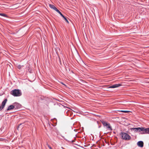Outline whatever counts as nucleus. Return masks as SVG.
Masks as SVG:
<instances>
[{
    "label": "nucleus",
    "instance_id": "nucleus-1",
    "mask_svg": "<svg viewBox=\"0 0 149 149\" xmlns=\"http://www.w3.org/2000/svg\"><path fill=\"white\" fill-rule=\"evenodd\" d=\"M10 94L14 97H19L22 95L21 91L19 89H14L10 92Z\"/></svg>",
    "mask_w": 149,
    "mask_h": 149
},
{
    "label": "nucleus",
    "instance_id": "nucleus-2",
    "mask_svg": "<svg viewBox=\"0 0 149 149\" xmlns=\"http://www.w3.org/2000/svg\"><path fill=\"white\" fill-rule=\"evenodd\" d=\"M101 122L103 126L106 127L108 130L110 131L112 130V127L109 123L103 120H101Z\"/></svg>",
    "mask_w": 149,
    "mask_h": 149
},
{
    "label": "nucleus",
    "instance_id": "nucleus-3",
    "mask_svg": "<svg viewBox=\"0 0 149 149\" xmlns=\"http://www.w3.org/2000/svg\"><path fill=\"white\" fill-rule=\"evenodd\" d=\"M120 135L121 136L123 139L126 140H129L131 138V137L130 135L125 132H121L120 134Z\"/></svg>",
    "mask_w": 149,
    "mask_h": 149
},
{
    "label": "nucleus",
    "instance_id": "nucleus-4",
    "mask_svg": "<svg viewBox=\"0 0 149 149\" xmlns=\"http://www.w3.org/2000/svg\"><path fill=\"white\" fill-rule=\"evenodd\" d=\"M58 101L59 102L56 101V108L60 107L61 108H64L65 109L67 108V107L63 105V104L64 103V102L62 100H59L56 99V101Z\"/></svg>",
    "mask_w": 149,
    "mask_h": 149
},
{
    "label": "nucleus",
    "instance_id": "nucleus-5",
    "mask_svg": "<svg viewBox=\"0 0 149 149\" xmlns=\"http://www.w3.org/2000/svg\"><path fill=\"white\" fill-rule=\"evenodd\" d=\"M144 127H133L131 128L130 130H131L134 131V132H143Z\"/></svg>",
    "mask_w": 149,
    "mask_h": 149
},
{
    "label": "nucleus",
    "instance_id": "nucleus-6",
    "mask_svg": "<svg viewBox=\"0 0 149 149\" xmlns=\"http://www.w3.org/2000/svg\"><path fill=\"white\" fill-rule=\"evenodd\" d=\"M7 101V98H5L4 100L2 102L1 105L0 106V111L3 109L5 107Z\"/></svg>",
    "mask_w": 149,
    "mask_h": 149
},
{
    "label": "nucleus",
    "instance_id": "nucleus-7",
    "mask_svg": "<svg viewBox=\"0 0 149 149\" xmlns=\"http://www.w3.org/2000/svg\"><path fill=\"white\" fill-rule=\"evenodd\" d=\"M13 104L14 106V109L15 110L20 109L22 107V105L17 102H14Z\"/></svg>",
    "mask_w": 149,
    "mask_h": 149
},
{
    "label": "nucleus",
    "instance_id": "nucleus-8",
    "mask_svg": "<svg viewBox=\"0 0 149 149\" xmlns=\"http://www.w3.org/2000/svg\"><path fill=\"white\" fill-rule=\"evenodd\" d=\"M63 113L61 114L58 113L57 114V117L58 122L59 123L61 122L63 120Z\"/></svg>",
    "mask_w": 149,
    "mask_h": 149
},
{
    "label": "nucleus",
    "instance_id": "nucleus-9",
    "mask_svg": "<svg viewBox=\"0 0 149 149\" xmlns=\"http://www.w3.org/2000/svg\"><path fill=\"white\" fill-rule=\"evenodd\" d=\"M122 85L120 84H116L111 86L107 88H115L121 86Z\"/></svg>",
    "mask_w": 149,
    "mask_h": 149
},
{
    "label": "nucleus",
    "instance_id": "nucleus-10",
    "mask_svg": "<svg viewBox=\"0 0 149 149\" xmlns=\"http://www.w3.org/2000/svg\"><path fill=\"white\" fill-rule=\"evenodd\" d=\"M14 109V106L13 103L10 105L7 109L5 110V111L7 112L8 111H10Z\"/></svg>",
    "mask_w": 149,
    "mask_h": 149
},
{
    "label": "nucleus",
    "instance_id": "nucleus-11",
    "mask_svg": "<svg viewBox=\"0 0 149 149\" xmlns=\"http://www.w3.org/2000/svg\"><path fill=\"white\" fill-rule=\"evenodd\" d=\"M140 134H149V127L146 128L144 127L143 132H141Z\"/></svg>",
    "mask_w": 149,
    "mask_h": 149
},
{
    "label": "nucleus",
    "instance_id": "nucleus-12",
    "mask_svg": "<svg viewBox=\"0 0 149 149\" xmlns=\"http://www.w3.org/2000/svg\"><path fill=\"white\" fill-rule=\"evenodd\" d=\"M143 142L142 141H138L137 143V145L139 147L142 148L143 146Z\"/></svg>",
    "mask_w": 149,
    "mask_h": 149
},
{
    "label": "nucleus",
    "instance_id": "nucleus-13",
    "mask_svg": "<svg viewBox=\"0 0 149 149\" xmlns=\"http://www.w3.org/2000/svg\"><path fill=\"white\" fill-rule=\"evenodd\" d=\"M49 5L50 8L54 9L55 11H56V7L53 4H49Z\"/></svg>",
    "mask_w": 149,
    "mask_h": 149
},
{
    "label": "nucleus",
    "instance_id": "nucleus-14",
    "mask_svg": "<svg viewBox=\"0 0 149 149\" xmlns=\"http://www.w3.org/2000/svg\"><path fill=\"white\" fill-rule=\"evenodd\" d=\"M56 134H57V135H61L65 140H66V141H68L67 140V139H66L65 137L62 136V135L60 133V132H59L58 131V130H56Z\"/></svg>",
    "mask_w": 149,
    "mask_h": 149
},
{
    "label": "nucleus",
    "instance_id": "nucleus-15",
    "mask_svg": "<svg viewBox=\"0 0 149 149\" xmlns=\"http://www.w3.org/2000/svg\"><path fill=\"white\" fill-rule=\"evenodd\" d=\"M56 12L58 13L61 17H63L64 15L62 14L61 12L58 9L56 8Z\"/></svg>",
    "mask_w": 149,
    "mask_h": 149
},
{
    "label": "nucleus",
    "instance_id": "nucleus-16",
    "mask_svg": "<svg viewBox=\"0 0 149 149\" xmlns=\"http://www.w3.org/2000/svg\"><path fill=\"white\" fill-rule=\"evenodd\" d=\"M0 15L6 17H8L7 15L3 13H0Z\"/></svg>",
    "mask_w": 149,
    "mask_h": 149
},
{
    "label": "nucleus",
    "instance_id": "nucleus-17",
    "mask_svg": "<svg viewBox=\"0 0 149 149\" xmlns=\"http://www.w3.org/2000/svg\"><path fill=\"white\" fill-rule=\"evenodd\" d=\"M62 17L65 20V21L66 22H67L68 23H69V22L68 21V20L67 18L65 17L64 15Z\"/></svg>",
    "mask_w": 149,
    "mask_h": 149
},
{
    "label": "nucleus",
    "instance_id": "nucleus-18",
    "mask_svg": "<svg viewBox=\"0 0 149 149\" xmlns=\"http://www.w3.org/2000/svg\"><path fill=\"white\" fill-rule=\"evenodd\" d=\"M57 81L58 82H60V83H61V84L64 85L65 86H66V85L65 84H64V83L63 82H59L58 80H57V79H56V85H59V84H58V82H57Z\"/></svg>",
    "mask_w": 149,
    "mask_h": 149
},
{
    "label": "nucleus",
    "instance_id": "nucleus-19",
    "mask_svg": "<svg viewBox=\"0 0 149 149\" xmlns=\"http://www.w3.org/2000/svg\"><path fill=\"white\" fill-rule=\"evenodd\" d=\"M119 111L125 113H128L130 112V111L127 110H121Z\"/></svg>",
    "mask_w": 149,
    "mask_h": 149
},
{
    "label": "nucleus",
    "instance_id": "nucleus-20",
    "mask_svg": "<svg viewBox=\"0 0 149 149\" xmlns=\"http://www.w3.org/2000/svg\"><path fill=\"white\" fill-rule=\"evenodd\" d=\"M7 140L4 138H0V141H4Z\"/></svg>",
    "mask_w": 149,
    "mask_h": 149
},
{
    "label": "nucleus",
    "instance_id": "nucleus-21",
    "mask_svg": "<svg viewBox=\"0 0 149 149\" xmlns=\"http://www.w3.org/2000/svg\"><path fill=\"white\" fill-rule=\"evenodd\" d=\"M56 100V98H50L49 100V101L51 102H53V100Z\"/></svg>",
    "mask_w": 149,
    "mask_h": 149
},
{
    "label": "nucleus",
    "instance_id": "nucleus-22",
    "mask_svg": "<svg viewBox=\"0 0 149 149\" xmlns=\"http://www.w3.org/2000/svg\"><path fill=\"white\" fill-rule=\"evenodd\" d=\"M21 65H18V68L19 69L21 70Z\"/></svg>",
    "mask_w": 149,
    "mask_h": 149
},
{
    "label": "nucleus",
    "instance_id": "nucleus-23",
    "mask_svg": "<svg viewBox=\"0 0 149 149\" xmlns=\"http://www.w3.org/2000/svg\"><path fill=\"white\" fill-rule=\"evenodd\" d=\"M48 146L49 148V149H52L51 147L49 145H48Z\"/></svg>",
    "mask_w": 149,
    "mask_h": 149
},
{
    "label": "nucleus",
    "instance_id": "nucleus-24",
    "mask_svg": "<svg viewBox=\"0 0 149 149\" xmlns=\"http://www.w3.org/2000/svg\"><path fill=\"white\" fill-rule=\"evenodd\" d=\"M28 70H29V71L30 73H31V70H31V69H30V68H29Z\"/></svg>",
    "mask_w": 149,
    "mask_h": 149
},
{
    "label": "nucleus",
    "instance_id": "nucleus-25",
    "mask_svg": "<svg viewBox=\"0 0 149 149\" xmlns=\"http://www.w3.org/2000/svg\"><path fill=\"white\" fill-rule=\"evenodd\" d=\"M74 141H75L74 140H72L71 141H72V143H73V142H74Z\"/></svg>",
    "mask_w": 149,
    "mask_h": 149
},
{
    "label": "nucleus",
    "instance_id": "nucleus-26",
    "mask_svg": "<svg viewBox=\"0 0 149 149\" xmlns=\"http://www.w3.org/2000/svg\"><path fill=\"white\" fill-rule=\"evenodd\" d=\"M101 126V125H99V126H98V128H100Z\"/></svg>",
    "mask_w": 149,
    "mask_h": 149
},
{
    "label": "nucleus",
    "instance_id": "nucleus-27",
    "mask_svg": "<svg viewBox=\"0 0 149 149\" xmlns=\"http://www.w3.org/2000/svg\"><path fill=\"white\" fill-rule=\"evenodd\" d=\"M52 125L53 126H56V125L55 124H52Z\"/></svg>",
    "mask_w": 149,
    "mask_h": 149
},
{
    "label": "nucleus",
    "instance_id": "nucleus-28",
    "mask_svg": "<svg viewBox=\"0 0 149 149\" xmlns=\"http://www.w3.org/2000/svg\"><path fill=\"white\" fill-rule=\"evenodd\" d=\"M54 49L56 51V48H54Z\"/></svg>",
    "mask_w": 149,
    "mask_h": 149
},
{
    "label": "nucleus",
    "instance_id": "nucleus-29",
    "mask_svg": "<svg viewBox=\"0 0 149 149\" xmlns=\"http://www.w3.org/2000/svg\"><path fill=\"white\" fill-rule=\"evenodd\" d=\"M56 124H57V119H56Z\"/></svg>",
    "mask_w": 149,
    "mask_h": 149
},
{
    "label": "nucleus",
    "instance_id": "nucleus-30",
    "mask_svg": "<svg viewBox=\"0 0 149 149\" xmlns=\"http://www.w3.org/2000/svg\"><path fill=\"white\" fill-rule=\"evenodd\" d=\"M56 50L57 49H59L58 48H57V47L56 48Z\"/></svg>",
    "mask_w": 149,
    "mask_h": 149
},
{
    "label": "nucleus",
    "instance_id": "nucleus-31",
    "mask_svg": "<svg viewBox=\"0 0 149 149\" xmlns=\"http://www.w3.org/2000/svg\"><path fill=\"white\" fill-rule=\"evenodd\" d=\"M73 117H72V118H71V119H73Z\"/></svg>",
    "mask_w": 149,
    "mask_h": 149
},
{
    "label": "nucleus",
    "instance_id": "nucleus-32",
    "mask_svg": "<svg viewBox=\"0 0 149 149\" xmlns=\"http://www.w3.org/2000/svg\"><path fill=\"white\" fill-rule=\"evenodd\" d=\"M76 129H74V131H76Z\"/></svg>",
    "mask_w": 149,
    "mask_h": 149
},
{
    "label": "nucleus",
    "instance_id": "nucleus-33",
    "mask_svg": "<svg viewBox=\"0 0 149 149\" xmlns=\"http://www.w3.org/2000/svg\"><path fill=\"white\" fill-rule=\"evenodd\" d=\"M54 27L55 28H56V26H55V25H54Z\"/></svg>",
    "mask_w": 149,
    "mask_h": 149
},
{
    "label": "nucleus",
    "instance_id": "nucleus-34",
    "mask_svg": "<svg viewBox=\"0 0 149 149\" xmlns=\"http://www.w3.org/2000/svg\"><path fill=\"white\" fill-rule=\"evenodd\" d=\"M54 44L55 45H56V44L55 43H54Z\"/></svg>",
    "mask_w": 149,
    "mask_h": 149
},
{
    "label": "nucleus",
    "instance_id": "nucleus-35",
    "mask_svg": "<svg viewBox=\"0 0 149 149\" xmlns=\"http://www.w3.org/2000/svg\"><path fill=\"white\" fill-rule=\"evenodd\" d=\"M54 119H56V118H54Z\"/></svg>",
    "mask_w": 149,
    "mask_h": 149
},
{
    "label": "nucleus",
    "instance_id": "nucleus-36",
    "mask_svg": "<svg viewBox=\"0 0 149 149\" xmlns=\"http://www.w3.org/2000/svg\"><path fill=\"white\" fill-rule=\"evenodd\" d=\"M91 135L92 136H93V134H91Z\"/></svg>",
    "mask_w": 149,
    "mask_h": 149
},
{
    "label": "nucleus",
    "instance_id": "nucleus-37",
    "mask_svg": "<svg viewBox=\"0 0 149 149\" xmlns=\"http://www.w3.org/2000/svg\"><path fill=\"white\" fill-rule=\"evenodd\" d=\"M56 54H57V55H58V54H57V52H56Z\"/></svg>",
    "mask_w": 149,
    "mask_h": 149
},
{
    "label": "nucleus",
    "instance_id": "nucleus-38",
    "mask_svg": "<svg viewBox=\"0 0 149 149\" xmlns=\"http://www.w3.org/2000/svg\"><path fill=\"white\" fill-rule=\"evenodd\" d=\"M55 104H54V105H55Z\"/></svg>",
    "mask_w": 149,
    "mask_h": 149
},
{
    "label": "nucleus",
    "instance_id": "nucleus-39",
    "mask_svg": "<svg viewBox=\"0 0 149 149\" xmlns=\"http://www.w3.org/2000/svg\"><path fill=\"white\" fill-rule=\"evenodd\" d=\"M52 120V119H51V120Z\"/></svg>",
    "mask_w": 149,
    "mask_h": 149
}]
</instances>
